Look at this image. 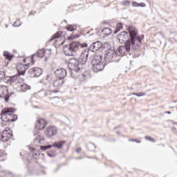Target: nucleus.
Here are the masks:
<instances>
[{
  "label": "nucleus",
  "instance_id": "1",
  "mask_svg": "<svg viewBox=\"0 0 177 177\" xmlns=\"http://www.w3.org/2000/svg\"><path fill=\"white\" fill-rule=\"evenodd\" d=\"M127 30H128L129 32V37L127 39L124 46H120L118 48V51L116 52L118 56L125 55V50L127 52H131V50H140L142 41H143V38H145V35L140 36L138 29L132 26H129Z\"/></svg>",
  "mask_w": 177,
  "mask_h": 177
},
{
  "label": "nucleus",
  "instance_id": "2",
  "mask_svg": "<svg viewBox=\"0 0 177 177\" xmlns=\"http://www.w3.org/2000/svg\"><path fill=\"white\" fill-rule=\"evenodd\" d=\"M81 61L79 58L75 57H72L69 59V62L68 64V73H69L70 76L73 80H77V77L80 75V73H81Z\"/></svg>",
  "mask_w": 177,
  "mask_h": 177
},
{
  "label": "nucleus",
  "instance_id": "3",
  "mask_svg": "<svg viewBox=\"0 0 177 177\" xmlns=\"http://www.w3.org/2000/svg\"><path fill=\"white\" fill-rule=\"evenodd\" d=\"M91 66L94 73L103 71L106 66V63L103 62V56L101 55H95L91 60Z\"/></svg>",
  "mask_w": 177,
  "mask_h": 177
},
{
  "label": "nucleus",
  "instance_id": "4",
  "mask_svg": "<svg viewBox=\"0 0 177 177\" xmlns=\"http://www.w3.org/2000/svg\"><path fill=\"white\" fill-rule=\"evenodd\" d=\"M80 46H81V43L78 41H73L69 45L64 46L66 56H75L77 55V50L80 49Z\"/></svg>",
  "mask_w": 177,
  "mask_h": 177
},
{
  "label": "nucleus",
  "instance_id": "5",
  "mask_svg": "<svg viewBox=\"0 0 177 177\" xmlns=\"http://www.w3.org/2000/svg\"><path fill=\"white\" fill-rule=\"evenodd\" d=\"M14 111H16L15 108H6L3 109L0 113L2 122H10V118H12L10 113Z\"/></svg>",
  "mask_w": 177,
  "mask_h": 177
},
{
  "label": "nucleus",
  "instance_id": "6",
  "mask_svg": "<svg viewBox=\"0 0 177 177\" xmlns=\"http://www.w3.org/2000/svg\"><path fill=\"white\" fill-rule=\"evenodd\" d=\"M28 74L30 78H38L44 74V71L39 67H33L28 71Z\"/></svg>",
  "mask_w": 177,
  "mask_h": 177
},
{
  "label": "nucleus",
  "instance_id": "7",
  "mask_svg": "<svg viewBox=\"0 0 177 177\" xmlns=\"http://www.w3.org/2000/svg\"><path fill=\"white\" fill-rule=\"evenodd\" d=\"M62 35H63V32H62V31L57 32L49 39V42H52V41H54V39H56L55 44H58V45H61V46L64 45V42H66V38L64 37V40H63V39H62ZM60 41H62L60 42ZM59 42H60V43H59Z\"/></svg>",
  "mask_w": 177,
  "mask_h": 177
},
{
  "label": "nucleus",
  "instance_id": "8",
  "mask_svg": "<svg viewBox=\"0 0 177 177\" xmlns=\"http://www.w3.org/2000/svg\"><path fill=\"white\" fill-rule=\"evenodd\" d=\"M129 37V30L121 32L118 35V39L120 44L127 43Z\"/></svg>",
  "mask_w": 177,
  "mask_h": 177
},
{
  "label": "nucleus",
  "instance_id": "9",
  "mask_svg": "<svg viewBox=\"0 0 177 177\" xmlns=\"http://www.w3.org/2000/svg\"><path fill=\"white\" fill-rule=\"evenodd\" d=\"M89 50L84 49L82 51V53L78 58L79 60L81 62L82 66H84V64H86V62H88V57L89 56Z\"/></svg>",
  "mask_w": 177,
  "mask_h": 177
},
{
  "label": "nucleus",
  "instance_id": "10",
  "mask_svg": "<svg viewBox=\"0 0 177 177\" xmlns=\"http://www.w3.org/2000/svg\"><path fill=\"white\" fill-rule=\"evenodd\" d=\"M45 135L48 138H52V136H55V135H57V128L50 126L48 127L47 131L45 132Z\"/></svg>",
  "mask_w": 177,
  "mask_h": 177
},
{
  "label": "nucleus",
  "instance_id": "11",
  "mask_svg": "<svg viewBox=\"0 0 177 177\" xmlns=\"http://www.w3.org/2000/svg\"><path fill=\"white\" fill-rule=\"evenodd\" d=\"M102 48V41H95L91 44L88 48L90 52H97Z\"/></svg>",
  "mask_w": 177,
  "mask_h": 177
},
{
  "label": "nucleus",
  "instance_id": "12",
  "mask_svg": "<svg viewBox=\"0 0 177 177\" xmlns=\"http://www.w3.org/2000/svg\"><path fill=\"white\" fill-rule=\"evenodd\" d=\"M29 65L30 64L25 65L20 64L17 65V70L19 75H24V74H26V71H27V67H28Z\"/></svg>",
  "mask_w": 177,
  "mask_h": 177
},
{
  "label": "nucleus",
  "instance_id": "13",
  "mask_svg": "<svg viewBox=\"0 0 177 177\" xmlns=\"http://www.w3.org/2000/svg\"><path fill=\"white\" fill-rule=\"evenodd\" d=\"M55 75L60 80H64L67 76V71L64 68L57 69L55 71Z\"/></svg>",
  "mask_w": 177,
  "mask_h": 177
},
{
  "label": "nucleus",
  "instance_id": "14",
  "mask_svg": "<svg viewBox=\"0 0 177 177\" xmlns=\"http://www.w3.org/2000/svg\"><path fill=\"white\" fill-rule=\"evenodd\" d=\"M38 125L36 126V128H38L39 131H42V129H45L46 125L48 124V122L45 120L44 118H39L37 120Z\"/></svg>",
  "mask_w": 177,
  "mask_h": 177
},
{
  "label": "nucleus",
  "instance_id": "15",
  "mask_svg": "<svg viewBox=\"0 0 177 177\" xmlns=\"http://www.w3.org/2000/svg\"><path fill=\"white\" fill-rule=\"evenodd\" d=\"M63 84H64V80L58 78L53 82V85L55 88H60L63 86Z\"/></svg>",
  "mask_w": 177,
  "mask_h": 177
},
{
  "label": "nucleus",
  "instance_id": "16",
  "mask_svg": "<svg viewBox=\"0 0 177 177\" xmlns=\"http://www.w3.org/2000/svg\"><path fill=\"white\" fill-rule=\"evenodd\" d=\"M64 143H66V140L55 142L53 144V147L60 149L63 147V145H64Z\"/></svg>",
  "mask_w": 177,
  "mask_h": 177
},
{
  "label": "nucleus",
  "instance_id": "17",
  "mask_svg": "<svg viewBox=\"0 0 177 177\" xmlns=\"http://www.w3.org/2000/svg\"><path fill=\"white\" fill-rule=\"evenodd\" d=\"M12 136H13V133H8L5 135H2L1 140L4 142H8L10 139V138H12Z\"/></svg>",
  "mask_w": 177,
  "mask_h": 177
},
{
  "label": "nucleus",
  "instance_id": "18",
  "mask_svg": "<svg viewBox=\"0 0 177 177\" xmlns=\"http://www.w3.org/2000/svg\"><path fill=\"white\" fill-rule=\"evenodd\" d=\"M101 48H102V49H104V50L106 52H107L108 50L111 49V47L110 46V43H109V42H105L103 44L102 43V47Z\"/></svg>",
  "mask_w": 177,
  "mask_h": 177
},
{
  "label": "nucleus",
  "instance_id": "19",
  "mask_svg": "<svg viewBox=\"0 0 177 177\" xmlns=\"http://www.w3.org/2000/svg\"><path fill=\"white\" fill-rule=\"evenodd\" d=\"M102 34H104V35L109 36L110 35V34H111L112 30L111 28H104L102 30Z\"/></svg>",
  "mask_w": 177,
  "mask_h": 177
},
{
  "label": "nucleus",
  "instance_id": "20",
  "mask_svg": "<svg viewBox=\"0 0 177 177\" xmlns=\"http://www.w3.org/2000/svg\"><path fill=\"white\" fill-rule=\"evenodd\" d=\"M3 56L7 60H9V62H10L12 59H13V55L9 53L8 52H4Z\"/></svg>",
  "mask_w": 177,
  "mask_h": 177
},
{
  "label": "nucleus",
  "instance_id": "21",
  "mask_svg": "<svg viewBox=\"0 0 177 177\" xmlns=\"http://www.w3.org/2000/svg\"><path fill=\"white\" fill-rule=\"evenodd\" d=\"M28 89H31V87L27 84L24 83L21 85V91H22V92H26V91H28Z\"/></svg>",
  "mask_w": 177,
  "mask_h": 177
},
{
  "label": "nucleus",
  "instance_id": "22",
  "mask_svg": "<svg viewBox=\"0 0 177 177\" xmlns=\"http://www.w3.org/2000/svg\"><path fill=\"white\" fill-rule=\"evenodd\" d=\"M66 30H67V31H75V30H77V26H74V25H68L66 28Z\"/></svg>",
  "mask_w": 177,
  "mask_h": 177
},
{
  "label": "nucleus",
  "instance_id": "23",
  "mask_svg": "<svg viewBox=\"0 0 177 177\" xmlns=\"http://www.w3.org/2000/svg\"><path fill=\"white\" fill-rule=\"evenodd\" d=\"M77 38H80V34H75L67 37L68 41H73V39H75Z\"/></svg>",
  "mask_w": 177,
  "mask_h": 177
},
{
  "label": "nucleus",
  "instance_id": "24",
  "mask_svg": "<svg viewBox=\"0 0 177 177\" xmlns=\"http://www.w3.org/2000/svg\"><path fill=\"white\" fill-rule=\"evenodd\" d=\"M106 56H109V59H111L113 57H114V51L113 50H111V48L110 50H108L106 51Z\"/></svg>",
  "mask_w": 177,
  "mask_h": 177
},
{
  "label": "nucleus",
  "instance_id": "25",
  "mask_svg": "<svg viewBox=\"0 0 177 177\" xmlns=\"http://www.w3.org/2000/svg\"><path fill=\"white\" fill-rule=\"evenodd\" d=\"M80 77L86 78V75L84 73V68H80V73H79V75L77 77V80Z\"/></svg>",
  "mask_w": 177,
  "mask_h": 177
},
{
  "label": "nucleus",
  "instance_id": "26",
  "mask_svg": "<svg viewBox=\"0 0 177 177\" xmlns=\"http://www.w3.org/2000/svg\"><path fill=\"white\" fill-rule=\"evenodd\" d=\"M11 118L10 119V122H15V121H17V115L13 114V113H10Z\"/></svg>",
  "mask_w": 177,
  "mask_h": 177
},
{
  "label": "nucleus",
  "instance_id": "27",
  "mask_svg": "<svg viewBox=\"0 0 177 177\" xmlns=\"http://www.w3.org/2000/svg\"><path fill=\"white\" fill-rule=\"evenodd\" d=\"M55 154H56V149H52L49 152H47L48 157L53 158L55 157Z\"/></svg>",
  "mask_w": 177,
  "mask_h": 177
},
{
  "label": "nucleus",
  "instance_id": "28",
  "mask_svg": "<svg viewBox=\"0 0 177 177\" xmlns=\"http://www.w3.org/2000/svg\"><path fill=\"white\" fill-rule=\"evenodd\" d=\"M133 95H134L135 96H138V97H140L142 96H146V93L145 92L133 93Z\"/></svg>",
  "mask_w": 177,
  "mask_h": 177
},
{
  "label": "nucleus",
  "instance_id": "29",
  "mask_svg": "<svg viewBox=\"0 0 177 177\" xmlns=\"http://www.w3.org/2000/svg\"><path fill=\"white\" fill-rule=\"evenodd\" d=\"M131 4V1H128V0H124L122 2V5L123 6H129V5Z\"/></svg>",
  "mask_w": 177,
  "mask_h": 177
},
{
  "label": "nucleus",
  "instance_id": "30",
  "mask_svg": "<svg viewBox=\"0 0 177 177\" xmlns=\"http://www.w3.org/2000/svg\"><path fill=\"white\" fill-rule=\"evenodd\" d=\"M38 55H39V52H37V53L33 54L31 56V62H32V64H34V63H35V61L34 60V57H38Z\"/></svg>",
  "mask_w": 177,
  "mask_h": 177
},
{
  "label": "nucleus",
  "instance_id": "31",
  "mask_svg": "<svg viewBox=\"0 0 177 177\" xmlns=\"http://www.w3.org/2000/svg\"><path fill=\"white\" fill-rule=\"evenodd\" d=\"M35 140H38L39 143H41V142H42V140H44V136H42L41 135H38L36 137Z\"/></svg>",
  "mask_w": 177,
  "mask_h": 177
},
{
  "label": "nucleus",
  "instance_id": "32",
  "mask_svg": "<svg viewBox=\"0 0 177 177\" xmlns=\"http://www.w3.org/2000/svg\"><path fill=\"white\" fill-rule=\"evenodd\" d=\"M20 26H21V21H20V20H17L14 23V27H20Z\"/></svg>",
  "mask_w": 177,
  "mask_h": 177
},
{
  "label": "nucleus",
  "instance_id": "33",
  "mask_svg": "<svg viewBox=\"0 0 177 177\" xmlns=\"http://www.w3.org/2000/svg\"><path fill=\"white\" fill-rule=\"evenodd\" d=\"M145 138L147 140H150L151 142H153V143L156 142V140H154V138H152L151 137H150L149 136H146Z\"/></svg>",
  "mask_w": 177,
  "mask_h": 177
},
{
  "label": "nucleus",
  "instance_id": "34",
  "mask_svg": "<svg viewBox=\"0 0 177 177\" xmlns=\"http://www.w3.org/2000/svg\"><path fill=\"white\" fill-rule=\"evenodd\" d=\"M12 95H13V93H11L8 96L3 95L5 102H9V97H10V96H12Z\"/></svg>",
  "mask_w": 177,
  "mask_h": 177
},
{
  "label": "nucleus",
  "instance_id": "35",
  "mask_svg": "<svg viewBox=\"0 0 177 177\" xmlns=\"http://www.w3.org/2000/svg\"><path fill=\"white\" fill-rule=\"evenodd\" d=\"M5 78V73L2 71H0V80H2Z\"/></svg>",
  "mask_w": 177,
  "mask_h": 177
},
{
  "label": "nucleus",
  "instance_id": "36",
  "mask_svg": "<svg viewBox=\"0 0 177 177\" xmlns=\"http://www.w3.org/2000/svg\"><path fill=\"white\" fill-rule=\"evenodd\" d=\"M122 23H119L117 24L116 28L118 29L119 31H120L122 28Z\"/></svg>",
  "mask_w": 177,
  "mask_h": 177
},
{
  "label": "nucleus",
  "instance_id": "37",
  "mask_svg": "<svg viewBox=\"0 0 177 177\" xmlns=\"http://www.w3.org/2000/svg\"><path fill=\"white\" fill-rule=\"evenodd\" d=\"M140 5L139 4V3H136V1H133L132 3V6H133L134 8H139Z\"/></svg>",
  "mask_w": 177,
  "mask_h": 177
},
{
  "label": "nucleus",
  "instance_id": "38",
  "mask_svg": "<svg viewBox=\"0 0 177 177\" xmlns=\"http://www.w3.org/2000/svg\"><path fill=\"white\" fill-rule=\"evenodd\" d=\"M38 154L39 155V152L37 151V149H34L32 150V156H38Z\"/></svg>",
  "mask_w": 177,
  "mask_h": 177
},
{
  "label": "nucleus",
  "instance_id": "39",
  "mask_svg": "<svg viewBox=\"0 0 177 177\" xmlns=\"http://www.w3.org/2000/svg\"><path fill=\"white\" fill-rule=\"evenodd\" d=\"M40 149H41V150H43L44 151H45V150H48V147L46 145H41Z\"/></svg>",
  "mask_w": 177,
  "mask_h": 177
},
{
  "label": "nucleus",
  "instance_id": "40",
  "mask_svg": "<svg viewBox=\"0 0 177 177\" xmlns=\"http://www.w3.org/2000/svg\"><path fill=\"white\" fill-rule=\"evenodd\" d=\"M38 57H44V50H41L39 52Z\"/></svg>",
  "mask_w": 177,
  "mask_h": 177
},
{
  "label": "nucleus",
  "instance_id": "41",
  "mask_svg": "<svg viewBox=\"0 0 177 177\" xmlns=\"http://www.w3.org/2000/svg\"><path fill=\"white\" fill-rule=\"evenodd\" d=\"M129 140L131 141V142H136V143H140V140H138V139H129Z\"/></svg>",
  "mask_w": 177,
  "mask_h": 177
},
{
  "label": "nucleus",
  "instance_id": "42",
  "mask_svg": "<svg viewBox=\"0 0 177 177\" xmlns=\"http://www.w3.org/2000/svg\"><path fill=\"white\" fill-rule=\"evenodd\" d=\"M88 46V44L84 43L82 44H80V48H86Z\"/></svg>",
  "mask_w": 177,
  "mask_h": 177
},
{
  "label": "nucleus",
  "instance_id": "43",
  "mask_svg": "<svg viewBox=\"0 0 177 177\" xmlns=\"http://www.w3.org/2000/svg\"><path fill=\"white\" fill-rule=\"evenodd\" d=\"M59 93V90H51L50 91V95H52V93Z\"/></svg>",
  "mask_w": 177,
  "mask_h": 177
},
{
  "label": "nucleus",
  "instance_id": "44",
  "mask_svg": "<svg viewBox=\"0 0 177 177\" xmlns=\"http://www.w3.org/2000/svg\"><path fill=\"white\" fill-rule=\"evenodd\" d=\"M139 6H140L141 8H145L146 6V4L145 3H139Z\"/></svg>",
  "mask_w": 177,
  "mask_h": 177
},
{
  "label": "nucleus",
  "instance_id": "45",
  "mask_svg": "<svg viewBox=\"0 0 177 177\" xmlns=\"http://www.w3.org/2000/svg\"><path fill=\"white\" fill-rule=\"evenodd\" d=\"M47 146V150L49 149H52V147H53V145H46Z\"/></svg>",
  "mask_w": 177,
  "mask_h": 177
},
{
  "label": "nucleus",
  "instance_id": "46",
  "mask_svg": "<svg viewBox=\"0 0 177 177\" xmlns=\"http://www.w3.org/2000/svg\"><path fill=\"white\" fill-rule=\"evenodd\" d=\"M35 13H37V12H34V11H31V12L29 13V16L34 15H35Z\"/></svg>",
  "mask_w": 177,
  "mask_h": 177
},
{
  "label": "nucleus",
  "instance_id": "47",
  "mask_svg": "<svg viewBox=\"0 0 177 177\" xmlns=\"http://www.w3.org/2000/svg\"><path fill=\"white\" fill-rule=\"evenodd\" d=\"M81 150H82V149H81V148H77V149H76V153H80V151H81Z\"/></svg>",
  "mask_w": 177,
  "mask_h": 177
},
{
  "label": "nucleus",
  "instance_id": "48",
  "mask_svg": "<svg viewBox=\"0 0 177 177\" xmlns=\"http://www.w3.org/2000/svg\"><path fill=\"white\" fill-rule=\"evenodd\" d=\"M118 31H120V30L116 28L113 32H114V34H117V32H118Z\"/></svg>",
  "mask_w": 177,
  "mask_h": 177
},
{
  "label": "nucleus",
  "instance_id": "49",
  "mask_svg": "<svg viewBox=\"0 0 177 177\" xmlns=\"http://www.w3.org/2000/svg\"><path fill=\"white\" fill-rule=\"evenodd\" d=\"M166 114H171V111H166L165 112Z\"/></svg>",
  "mask_w": 177,
  "mask_h": 177
},
{
  "label": "nucleus",
  "instance_id": "50",
  "mask_svg": "<svg viewBox=\"0 0 177 177\" xmlns=\"http://www.w3.org/2000/svg\"><path fill=\"white\" fill-rule=\"evenodd\" d=\"M13 78H16V76H13L12 77V80L13 81Z\"/></svg>",
  "mask_w": 177,
  "mask_h": 177
},
{
  "label": "nucleus",
  "instance_id": "51",
  "mask_svg": "<svg viewBox=\"0 0 177 177\" xmlns=\"http://www.w3.org/2000/svg\"><path fill=\"white\" fill-rule=\"evenodd\" d=\"M24 63H26V59H24Z\"/></svg>",
  "mask_w": 177,
  "mask_h": 177
},
{
  "label": "nucleus",
  "instance_id": "52",
  "mask_svg": "<svg viewBox=\"0 0 177 177\" xmlns=\"http://www.w3.org/2000/svg\"><path fill=\"white\" fill-rule=\"evenodd\" d=\"M39 82H40L41 84H42V80H40Z\"/></svg>",
  "mask_w": 177,
  "mask_h": 177
},
{
  "label": "nucleus",
  "instance_id": "53",
  "mask_svg": "<svg viewBox=\"0 0 177 177\" xmlns=\"http://www.w3.org/2000/svg\"><path fill=\"white\" fill-rule=\"evenodd\" d=\"M64 21H65V23H67V21H66V20H65Z\"/></svg>",
  "mask_w": 177,
  "mask_h": 177
},
{
  "label": "nucleus",
  "instance_id": "54",
  "mask_svg": "<svg viewBox=\"0 0 177 177\" xmlns=\"http://www.w3.org/2000/svg\"><path fill=\"white\" fill-rule=\"evenodd\" d=\"M0 97H2V95H0Z\"/></svg>",
  "mask_w": 177,
  "mask_h": 177
},
{
  "label": "nucleus",
  "instance_id": "55",
  "mask_svg": "<svg viewBox=\"0 0 177 177\" xmlns=\"http://www.w3.org/2000/svg\"><path fill=\"white\" fill-rule=\"evenodd\" d=\"M55 97H53V99H55Z\"/></svg>",
  "mask_w": 177,
  "mask_h": 177
},
{
  "label": "nucleus",
  "instance_id": "56",
  "mask_svg": "<svg viewBox=\"0 0 177 177\" xmlns=\"http://www.w3.org/2000/svg\"><path fill=\"white\" fill-rule=\"evenodd\" d=\"M6 27L8 28V25H6Z\"/></svg>",
  "mask_w": 177,
  "mask_h": 177
},
{
  "label": "nucleus",
  "instance_id": "57",
  "mask_svg": "<svg viewBox=\"0 0 177 177\" xmlns=\"http://www.w3.org/2000/svg\"><path fill=\"white\" fill-rule=\"evenodd\" d=\"M115 129H117V127H115Z\"/></svg>",
  "mask_w": 177,
  "mask_h": 177
},
{
  "label": "nucleus",
  "instance_id": "58",
  "mask_svg": "<svg viewBox=\"0 0 177 177\" xmlns=\"http://www.w3.org/2000/svg\"><path fill=\"white\" fill-rule=\"evenodd\" d=\"M41 155L44 156V153H41Z\"/></svg>",
  "mask_w": 177,
  "mask_h": 177
},
{
  "label": "nucleus",
  "instance_id": "59",
  "mask_svg": "<svg viewBox=\"0 0 177 177\" xmlns=\"http://www.w3.org/2000/svg\"><path fill=\"white\" fill-rule=\"evenodd\" d=\"M117 133H120L119 132H117Z\"/></svg>",
  "mask_w": 177,
  "mask_h": 177
},
{
  "label": "nucleus",
  "instance_id": "60",
  "mask_svg": "<svg viewBox=\"0 0 177 177\" xmlns=\"http://www.w3.org/2000/svg\"><path fill=\"white\" fill-rule=\"evenodd\" d=\"M177 124V123H176Z\"/></svg>",
  "mask_w": 177,
  "mask_h": 177
}]
</instances>
